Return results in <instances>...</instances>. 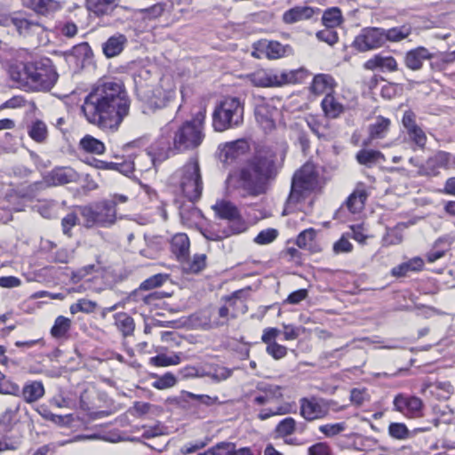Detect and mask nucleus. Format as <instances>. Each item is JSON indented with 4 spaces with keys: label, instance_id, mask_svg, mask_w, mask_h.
<instances>
[{
    "label": "nucleus",
    "instance_id": "nucleus-60",
    "mask_svg": "<svg viewBox=\"0 0 455 455\" xmlns=\"http://www.w3.org/2000/svg\"><path fill=\"white\" fill-rule=\"evenodd\" d=\"M287 351L288 349L286 347L280 345L277 342H273L266 347V352L275 360H280L283 358L287 355Z\"/></svg>",
    "mask_w": 455,
    "mask_h": 455
},
{
    "label": "nucleus",
    "instance_id": "nucleus-35",
    "mask_svg": "<svg viewBox=\"0 0 455 455\" xmlns=\"http://www.w3.org/2000/svg\"><path fill=\"white\" fill-rule=\"evenodd\" d=\"M115 324L122 332L123 336L127 337L132 335L135 323L133 318L125 312H120L115 315Z\"/></svg>",
    "mask_w": 455,
    "mask_h": 455
},
{
    "label": "nucleus",
    "instance_id": "nucleus-30",
    "mask_svg": "<svg viewBox=\"0 0 455 455\" xmlns=\"http://www.w3.org/2000/svg\"><path fill=\"white\" fill-rule=\"evenodd\" d=\"M148 291L147 289H141V284L136 290L130 293L128 299L129 301L136 302L140 304L141 306H148L152 305L156 300L163 298L161 292L152 291L148 293H145Z\"/></svg>",
    "mask_w": 455,
    "mask_h": 455
},
{
    "label": "nucleus",
    "instance_id": "nucleus-23",
    "mask_svg": "<svg viewBox=\"0 0 455 455\" xmlns=\"http://www.w3.org/2000/svg\"><path fill=\"white\" fill-rule=\"evenodd\" d=\"M390 124L391 122L388 118L381 116H377L374 123L369 125V138L363 142V145L366 147L374 140L385 138L389 130Z\"/></svg>",
    "mask_w": 455,
    "mask_h": 455
},
{
    "label": "nucleus",
    "instance_id": "nucleus-31",
    "mask_svg": "<svg viewBox=\"0 0 455 455\" xmlns=\"http://www.w3.org/2000/svg\"><path fill=\"white\" fill-rule=\"evenodd\" d=\"M335 85L331 76L326 74H318L315 76L310 86V90L315 94L329 93Z\"/></svg>",
    "mask_w": 455,
    "mask_h": 455
},
{
    "label": "nucleus",
    "instance_id": "nucleus-3",
    "mask_svg": "<svg viewBox=\"0 0 455 455\" xmlns=\"http://www.w3.org/2000/svg\"><path fill=\"white\" fill-rule=\"evenodd\" d=\"M157 160L151 153L143 152L135 156H129L125 160L116 157L115 162H106L94 156H86L84 162L93 168L101 170L136 171L139 169V171H142V168H146L148 171L151 169V165L156 167Z\"/></svg>",
    "mask_w": 455,
    "mask_h": 455
},
{
    "label": "nucleus",
    "instance_id": "nucleus-53",
    "mask_svg": "<svg viewBox=\"0 0 455 455\" xmlns=\"http://www.w3.org/2000/svg\"><path fill=\"white\" fill-rule=\"evenodd\" d=\"M180 374L183 379L204 378L208 374L204 366L188 365L180 370Z\"/></svg>",
    "mask_w": 455,
    "mask_h": 455
},
{
    "label": "nucleus",
    "instance_id": "nucleus-46",
    "mask_svg": "<svg viewBox=\"0 0 455 455\" xmlns=\"http://www.w3.org/2000/svg\"><path fill=\"white\" fill-rule=\"evenodd\" d=\"M206 377H210L215 381L226 380L232 375V370L220 365L211 366L209 370H206Z\"/></svg>",
    "mask_w": 455,
    "mask_h": 455
},
{
    "label": "nucleus",
    "instance_id": "nucleus-24",
    "mask_svg": "<svg viewBox=\"0 0 455 455\" xmlns=\"http://www.w3.org/2000/svg\"><path fill=\"white\" fill-rule=\"evenodd\" d=\"M127 43L128 40L124 35L116 33L102 44L103 53L108 59L116 57L124 51Z\"/></svg>",
    "mask_w": 455,
    "mask_h": 455
},
{
    "label": "nucleus",
    "instance_id": "nucleus-51",
    "mask_svg": "<svg viewBox=\"0 0 455 455\" xmlns=\"http://www.w3.org/2000/svg\"><path fill=\"white\" fill-rule=\"evenodd\" d=\"M23 4L36 12L40 14H45L50 6L53 4L52 0H22Z\"/></svg>",
    "mask_w": 455,
    "mask_h": 455
},
{
    "label": "nucleus",
    "instance_id": "nucleus-37",
    "mask_svg": "<svg viewBox=\"0 0 455 455\" xmlns=\"http://www.w3.org/2000/svg\"><path fill=\"white\" fill-rule=\"evenodd\" d=\"M182 263V269L188 274H197L201 272L206 266V255L205 254H196L192 260L188 259V257L180 261Z\"/></svg>",
    "mask_w": 455,
    "mask_h": 455
},
{
    "label": "nucleus",
    "instance_id": "nucleus-1",
    "mask_svg": "<svg viewBox=\"0 0 455 455\" xmlns=\"http://www.w3.org/2000/svg\"><path fill=\"white\" fill-rule=\"evenodd\" d=\"M130 110V100L119 82L99 83L85 97L82 111L90 124L105 131H116Z\"/></svg>",
    "mask_w": 455,
    "mask_h": 455
},
{
    "label": "nucleus",
    "instance_id": "nucleus-33",
    "mask_svg": "<svg viewBox=\"0 0 455 455\" xmlns=\"http://www.w3.org/2000/svg\"><path fill=\"white\" fill-rule=\"evenodd\" d=\"M412 32L410 25L404 24L400 27H394L388 29H384V41L391 43H398L406 39Z\"/></svg>",
    "mask_w": 455,
    "mask_h": 455
},
{
    "label": "nucleus",
    "instance_id": "nucleus-19",
    "mask_svg": "<svg viewBox=\"0 0 455 455\" xmlns=\"http://www.w3.org/2000/svg\"><path fill=\"white\" fill-rule=\"evenodd\" d=\"M369 196L364 182H358L353 193L347 197L345 205L351 213L360 212L365 206Z\"/></svg>",
    "mask_w": 455,
    "mask_h": 455
},
{
    "label": "nucleus",
    "instance_id": "nucleus-18",
    "mask_svg": "<svg viewBox=\"0 0 455 455\" xmlns=\"http://www.w3.org/2000/svg\"><path fill=\"white\" fill-rule=\"evenodd\" d=\"M277 108L267 103H261L257 105L255 108V118L259 125L265 132H271L275 129V116L277 115Z\"/></svg>",
    "mask_w": 455,
    "mask_h": 455
},
{
    "label": "nucleus",
    "instance_id": "nucleus-58",
    "mask_svg": "<svg viewBox=\"0 0 455 455\" xmlns=\"http://www.w3.org/2000/svg\"><path fill=\"white\" fill-rule=\"evenodd\" d=\"M278 235V231L275 228H267L260 231L254 238L258 244H268L272 243Z\"/></svg>",
    "mask_w": 455,
    "mask_h": 455
},
{
    "label": "nucleus",
    "instance_id": "nucleus-21",
    "mask_svg": "<svg viewBox=\"0 0 455 455\" xmlns=\"http://www.w3.org/2000/svg\"><path fill=\"white\" fill-rule=\"evenodd\" d=\"M275 154L269 149H258L250 160L252 171H273L275 169Z\"/></svg>",
    "mask_w": 455,
    "mask_h": 455
},
{
    "label": "nucleus",
    "instance_id": "nucleus-14",
    "mask_svg": "<svg viewBox=\"0 0 455 455\" xmlns=\"http://www.w3.org/2000/svg\"><path fill=\"white\" fill-rule=\"evenodd\" d=\"M283 387L267 382H259L253 392L252 403L265 405L283 398Z\"/></svg>",
    "mask_w": 455,
    "mask_h": 455
},
{
    "label": "nucleus",
    "instance_id": "nucleus-10",
    "mask_svg": "<svg viewBox=\"0 0 455 455\" xmlns=\"http://www.w3.org/2000/svg\"><path fill=\"white\" fill-rule=\"evenodd\" d=\"M212 209L220 219L228 221V228L225 229V236L241 234L247 229L245 220L233 203L220 200L212 206Z\"/></svg>",
    "mask_w": 455,
    "mask_h": 455
},
{
    "label": "nucleus",
    "instance_id": "nucleus-52",
    "mask_svg": "<svg viewBox=\"0 0 455 455\" xmlns=\"http://www.w3.org/2000/svg\"><path fill=\"white\" fill-rule=\"evenodd\" d=\"M177 382L176 377L171 372H167L157 379L152 383V387L163 390L172 387Z\"/></svg>",
    "mask_w": 455,
    "mask_h": 455
},
{
    "label": "nucleus",
    "instance_id": "nucleus-32",
    "mask_svg": "<svg viewBox=\"0 0 455 455\" xmlns=\"http://www.w3.org/2000/svg\"><path fill=\"white\" fill-rule=\"evenodd\" d=\"M322 108L326 116L337 118L344 111V106L331 93H327L322 100Z\"/></svg>",
    "mask_w": 455,
    "mask_h": 455
},
{
    "label": "nucleus",
    "instance_id": "nucleus-29",
    "mask_svg": "<svg viewBox=\"0 0 455 455\" xmlns=\"http://www.w3.org/2000/svg\"><path fill=\"white\" fill-rule=\"evenodd\" d=\"M451 241L448 237H440L433 244V247L426 254L427 262L434 263L443 258L451 249Z\"/></svg>",
    "mask_w": 455,
    "mask_h": 455
},
{
    "label": "nucleus",
    "instance_id": "nucleus-8",
    "mask_svg": "<svg viewBox=\"0 0 455 455\" xmlns=\"http://www.w3.org/2000/svg\"><path fill=\"white\" fill-rule=\"evenodd\" d=\"M116 202L104 200L93 205L80 207V212L86 227H109L116 220Z\"/></svg>",
    "mask_w": 455,
    "mask_h": 455
},
{
    "label": "nucleus",
    "instance_id": "nucleus-27",
    "mask_svg": "<svg viewBox=\"0 0 455 455\" xmlns=\"http://www.w3.org/2000/svg\"><path fill=\"white\" fill-rule=\"evenodd\" d=\"M313 15V8L308 6H295L283 12V21L286 24H293L308 20Z\"/></svg>",
    "mask_w": 455,
    "mask_h": 455
},
{
    "label": "nucleus",
    "instance_id": "nucleus-13",
    "mask_svg": "<svg viewBox=\"0 0 455 455\" xmlns=\"http://www.w3.org/2000/svg\"><path fill=\"white\" fill-rule=\"evenodd\" d=\"M394 411L410 419L420 418L423 415V402L420 398L405 394H398L393 401Z\"/></svg>",
    "mask_w": 455,
    "mask_h": 455
},
{
    "label": "nucleus",
    "instance_id": "nucleus-48",
    "mask_svg": "<svg viewBox=\"0 0 455 455\" xmlns=\"http://www.w3.org/2000/svg\"><path fill=\"white\" fill-rule=\"evenodd\" d=\"M451 162V155L449 153L439 151L429 159V165L432 168L449 169Z\"/></svg>",
    "mask_w": 455,
    "mask_h": 455
},
{
    "label": "nucleus",
    "instance_id": "nucleus-62",
    "mask_svg": "<svg viewBox=\"0 0 455 455\" xmlns=\"http://www.w3.org/2000/svg\"><path fill=\"white\" fill-rule=\"evenodd\" d=\"M410 140H411L416 145L423 148L427 142V136L423 130L418 125L408 132Z\"/></svg>",
    "mask_w": 455,
    "mask_h": 455
},
{
    "label": "nucleus",
    "instance_id": "nucleus-50",
    "mask_svg": "<svg viewBox=\"0 0 455 455\" xmlns=\"http://www.w3.org/2000/svg\"><path fill=\"white\" fill-rule=\"evenodd\" d=\"M169 279V275L167 274H156L143 281L141 284V289H147L150 291L152 289L162 286L167 280Z\"/></svg>",
    "mask_w": 455,
    "mask_h": 455
},
{
    "label": "nucleus",
    "instance_id": "nucleus-42",
    "mask_svg": "<svg viewBox=\"0 0 455 455\" xmlns=\"http://www.w3.org/2000/svg\"><path fill=\"white\" fill-rule=\"evenodd\" d=\"M322 21L325 27H338L342 21V15L340 10L335 7L326 10L323 14Z\"/></svg>",
    "mask_w": 455,
    "mask_h": 455
},
{
    "label": "nucleus",
    "instance_id": "nucleus-36",
    "mask_svg": "<svg viewBox=\"0 0 455 455\" xmlns=\"http://www.w3.org/2000/svg\"><path fill=\"white\" fill-rule=\"evenodd\" d=\"M242 291H236L229 297L225 298L227 307L230 308V318L235 319L239 314H245L248 310L246 304L239 299Z\"/></svg>",
    "mask_w": 455,
    "mask_h": 455
},
{
    "label": "nucleus",
    "instance_id": "nucleus-44",
    "mask_svg": "<svg viewBox=\"0 0 455 455\" xmlns=\"http://www.w3.org/2000/svg\"><path fill=\"white\" fill-rule=\"evenodd\" d=\"M381 156L382 154L379 151L362 149L356 154V160L370 168L371 164L377 162Z\"/></svg>",
    "mask_w": 455,
    "mask_h": 455
},
{
    "label": "nucleus",
    "instance_id": "nucleus-49",
    "mask_svg": "<svg viewBox=\"0 0 455 455\" xmlns=\"http://www.w3.org/2000/svg\"><path fill=\"white\" fill-rule=\"evenodd\" d=\"M388 434L394 439L404 440L410 435V431L403 423H391L388 427Z\"/></svg>",
    "mask_w": 455,
    "mask_h": 455
},
{
    "label": "nucleus",
    "instance_id": "nucleus-43",
    "mask_svg": "<svg viewBox=\"0 0 455 455\" xmlns=\"http://www.w3.org/2000/svg\"><path fill=\"white\" fill-rule=\"evenodd\" d=\"M230 308L227 305L221 306L218 310V315L220 320L210 321L209 323H204V328L206 330L219 328L228 323V318L230 317Z\"/></svg>",
    "mask_w": 455,
    "mask_h": 455
},
{
    "label": "nucleus",
    "instance_id": "nucleus-9",
    "mask_svg": "<svg viewBox=\"0 0 455 455\" xmlns=\"http://www.w3.org/2000/svg\"><path fill=\"white\" fill-rule=\"evenodd\" d=\"M323 183L318 172H295L287 203L297 204L307 194L320 188Z\"/></svg>",
    "mask_w": 455,
    "mask_h": 455
},
{
    "label": "nucleus",
    "instance_id": "nucleus-41",
    "mask_svg": "<svg viewBox=\"0 0 455 455\" xmlns=\"http://www.w3.org/2000/svg\"><path fill=\"white\" fill-rule=\"evenodd\" d=\"M28 135L35 141L43 142L47 137L46 124L40 120L33 122L28 127Z\"/></svg>",
    "mask_w": 455,
    "mask_h": 455
},
{
    "label": "nucleus",
    "instance_id": "nucleus-12",
    "mask_svg": "<svg viewBox=\"0 0 455 455\" xmlns=\"http://www.w3.org/2000/svg\"><path fill=\"white\" fill-rule=\"evenodd\" d=\"M385 44L384 28H365L355 36L353 45L359 52H367L382 47Z\"/></svg>",
    "mask_w": 455,
    "mask_h": 455
},
{
    "label": "nucleus",
    "instance_id": "nucleus-7",
    "mask_svg": "<svg viewBox=\"0 0 455 455\" xmlns=\"http://www.w3.org/2000/svg\"><path fill=\"white\" fill-rule=\"evenodd\" d=\"M300 70L258 69L247 76L257 87H279L299 81Z\"/></svg>",
    "mask_w": 455,
    "mask_h": 455
},
{
    "label": "nucleus",
    "instance_id": "nucleus-25",
    "mask_svg": "<svg viewBox=\"0 0 455 455\" xmlns=\"http://www.w3.org/2000/svg\"><path fill=\"white\" fill-rule=\"evenodd\" d=\"M119 0H86L85 6L96 16L110 14L118 5Z\"/></svg>",
    "mask_w": 455,
    "mask_h": 455
},
{
    "label": "nucleus",
    "instance_id": "nucleus-57",
    "mask_svg": "<svg viewBox=\"0 0 455 455\" xmlns=\"http://www.w3.org/2000/svg\"><path fill=\"white\" fill-rule=\"evenodd\" d=\"M211 439L205 437L204 440H196L193 443H188L183 445L180 449V452L184 455L195 453L197 451L204 448L210 443Z\"/></svg>",
    "mask_w": 455,
    "mask_h": 455
},
{
    "label": "nucleus",
    "instance_id": "nucleus-2",
    "mask_svg": "<svg viewBox=\"0 0 455 455\" xmlns=\"http://www.w3.org/2000/svg\"><path fill=\"white\" fill-rule=\"evenodd\" d=\"M50 62L49 59H44L24 64L22 70L17 73L16 80L31 90H50L56 77L50 69Z\"/></svg>",
    "mask_w": 455,
    "mask_h": 455
},
{
    "label": "nucleus",
    "instance_id": "nucleus-56",
    "mask_svg": "<svg viewBox=\"0 0 455 455\" xmlns=\"http://www.w3.org/2000/svg\"><path fill=\"white\" fill-rule=\"evenodd\" d=\"M346 429L345 422L325 424L319 427V431L327 437H333Z\"/></svg>",
    "mask_w": 455,
    "mask_h": 455
},
{
    "label": "nucleus",
    "instance_id": "nucleus-22",
    "mask_svg": "<svg viewBox=\"0 0 455 455\" xmlns=\"http://www.w3.org/2000/svg\"><path fill=\"white\" fill-rule=\"evenodd\" d=\"M364 68L369 70L395 72L398 69V64L393 56L376 54L364 63Z\"/></svg>",
    "mask_w": 455,
    "mask_h": 455
},
{
    "label": "nucleus",
    "instance_id": "nucleus-40",
    "mask_svg": "<svg viewBox=\"0 0 455 455\" xmlns=\"http://www.w3.org/2000/svg\"><path fill=\"white\" fill-rule=\"evenodd\" d=\"M81 148L89 153L102 154L105 151L104 144L91 135L84 136L80 140Z\"/></svg>",
    "mask_w": 455,
    "mask_h": 455
},
{
    "label": "nucleus",
    "instance_id": "nucleus-45",
    "mask_svg": "<svg viewBox=\"0 0 455 455\" xmlns=\"http://www.w3.org/2000/svg\"><path fill=\"white\" fill-rule=\"evenodd\" d=\"M166 4L164 3L156 4L148 8L140 9L139 12L144 20H155L163 15Z\"/></svg>",
    "mask_w": 455,
    "mask_h": 455
},
{
    "label": "nucleus",
    "instance_id": "nucleus-34",
    "mask_svg": "<svg viewBox=\"0 0 455 455\" xmlns=\"http://www.w3.org/2000/svg\"><path fill=\"white\" fill-rule=\"evenodd\" d=\"M10 22L16 28L20 35L28 36L39 28L38 22L28 20L23 15H16L12 17Z\"/></svg>",
    "mask_w": 455,
    "mask_h": 455
},
{
    "label": "nucleus",
    "instance_id": "nucleus-59",
    "mask_svg": "<svg viewBox=\"0 0 455 455\" xmlns=\"http://www.w3.org/2000/svg\"><path fill=\"white\" fill-rule=\"evenodd\" d=\"M235 443L231 442H220L210 448L212 455H231L234 452Z\"/></svg>",
    "mask_w": 455,
    "mask_h": 455
},
{
    "label": "nucleus",
    "instance_id": "nucleus-4",
    "mask_svg": "<svg viewBox=\"0 0 455 455\" xmlns=\"http://www.w3.org/2000/svg\"><path fill=\"white\" fill-rule=\"evenodd\" d=\"M212 118L217 132L237 127L243 121V105L238 98H226L216 107Z\"/></svg>",
    "mask_w": 455,
    "mask_h": 455
},
{
    "label": "nucleus",
    "instance_id": "nucleus-61",
    "mask_svg": "<svg viewBox=\"0 0 455 455\" xmlns=\"http://www.w3.org/2000/svg\"><path fill=\"white\" fill-rule=\"evenodd\" d=\"M334 28H335L325 27L324 29L317 32V38L330 45L334 44L338 41V34Z\"/></svg>",
    "mask_w": 455,
    "mask_h": 455
},
{
    "label": "nucleus",
    "instance_id": "nucleus-6",
    "mask_svg": "<svg viewBox=\"0 0 455 455\" xmlns=\"http://www.w3.org/2000/svg\"><path fill=\"white\" fill-rule=\"evenodd\" d=\"M272 172H230L226 182L228 188H242L251 195L264 193Z\"/></svg>",
    "mask_w": 455,
    "mask_h": 455
},
{
    "label": "nucleus",
    "instance_id": "nucleus-28",
    "mask_svg": "<svg viewBox=\"0 0 455 455\" xmlns=\"http://www.w3.org/2000/svg\"><path fill=\"white\" fill-rule=\"evenodd\" d=\"M424 261L420 257H414L408 261L403 262L391 269V275L394 277L406 276L410 272H419L422 270Z\"/></svg>",
    "mask_w": 455,
    "mask_h": 455
},
{
    "label": "nucleus",
    "instance_id": "nucleus-64",
    "mask_svg": "<svg viewBox=\"0 0 455 455\" xmlns=\"http://www.w3.org/2000/svg\"><path fill=\"white\" fill-rule=\"evenodd\" d=\"M307 455H332V452L326 443H317L308 448Z\"/></svg>",
    "mask_w": 455,
    "mask_h": 455
},
{
    "label": "nucleus",
    "instance_id": "nucleus-38",
    "mask_svg": "<svg viewBox=\"0 0 455 455\" xmlns=\"http://www.w3.org/2000/svg\"><path fill=\"white\" fill-rule=\"evenodd\" d=\"M44 394V386L41 382L33 381L24 386L22 395L26 402L33 403L41 398Z\"/></svg>",
    "mask_w": 455,
    "mask_h": 455
},
{
    "label": "nucleus",
    "instance_id": "nucleus-55",
    "mask_svg": "<svg viewBox=\"0 0 455 455\" xmlns=\"http://www.w3.org/2000/svg\"><path fill=\"white\" fill-rule=\"evenodd\" d=\"M290 412L288 405H280L275 408L262 409L258 413V418L260 420H266L273 416L284 415Z\"/></svg>",
    "mask_w": 455,
    "mask_h": 455
},
{
    "label": "nucleus",
    "instance_id": "nucleus-39",
    "mask_svg": "<svg viewBox=\"0 0 455 455\" xmlns=\"http://www.w3.org/2000/svg\"><path fill=\"white\" fill-rule=\"evenodd\" d=\"M297 428V422L291 417H287L282 419L275 428V434L278 437L284 438L286 436L291 435L295 433Z\"/></svg>",
    "mask_w": 455,
    "mask_h": 455
},
{
    "label": "nucleus",
    "instance_id": "nucleus-26",
    "mask_svg": "<svg viewBox=\"0 0 455 455\" xmlns=\"http://www.w3.org/2000/svg\"><path fill=\"white\" fill-rule=\"evenodd\" d=\"M189 239L186 234H176L171 241V251L180 261H183L189 254Z\"/></svg>",
    "mask_w": 455,
    "mask_h": 455
},
{
    "label": "nucleus",
    "instance_id": "nucleus-17",
    "mask_svg": "<svg viewBox=\"0 0 455 455\" xmlns=\"http://www.w3.org/2000/svg\"><path fill=\"white\" fill-rule=\"evenodd\" d=\"M291 52L289 45H283L277 41L260 40L255 44L253 56L259 58V53H264L269 60H276L284 57Z\"/></svg>",
    "mask_w": 455,
    "mask_h": 455
},
{
    "label": "nucleus",
    "instance_id": "nucleus-11",
    "mask_svg": "<svg viewBox=\"0 0 455 455\" xmlns=\"http://www.w3.org/2000/svg\"><path fill=\"white\" fill-rule=\"evenodd\" d=\"M299 403L301 417L307 421H314L322 419L329 414L332 401L311 395L300 398Z\"/></svg>",
    "mask_w": 455,
    "mask_h": 455
},
{
    "label": "nucleus",
    "instance_id": "nucleus-5",
    "mask_svg": "<svg viewBox=\"0 0 455 455\" xmlns=\"http://www.w3.org/2000/svg\"><path fill=\"white\" fill-rule=\"evenodd\" d=\"M204 114L198 113L191 121L185 122L175 132L174 148L180 151L198 148L204 139Z\"/></svg>",
    "mask_w": 455,
    "mask_h": 455
},
{
    "label": "nucleus",
    "instance_id": "nucleus-47",
    "mask_svg": "<svg viewBox=\"0 0 455 455\" xmlns=\"http://www.w3.org/2000/svg\"><path fill=\"white\" fill-rule=\"evenodd\" d=\"M150 361L156 366L177 365L180 363V356L178 354H174L172 355L160 354L151 357Z\"/></svg>",
    "mask_w": 455,
    "mask_h": 455
},
{
    "label": "nucleus",
    "instance_id": "nucleus-20",
    "mask_svg": "<svg viewBox=\"0 0 455 455\" xmlns=\"http://www.w3.org/2000/svg\"><path fill=\"white\" fill-rule=\"evenodd\" d=\"M433 54L425 47L419 46L410 50L404 56V64L411 70H419L424 60H431Z\"/></svg>",
    "mask_w": 455,
    "mask_h": 455
},
{
    "label": "nucleus",
    "instance_id": "nucleus-63",
    "mask_svg": "<svg viewBox=\"0 0 455 455\" xmlns=\"http://www.w3.org/2000/svg\"><path fill=\"white\" fill-rule=\"evenodd\" d=\"M172 96V92H163L161 88H156L152 91V96H148V100L155 105L164 104L165 100Z\"/></svg>",
    "mask_w": 455,
    "mask_h": 455
},
{
    "label": "nucleus",
    "instance_id": "nucleus-15",
    "mask_svg": "<svg viewBox=\"0 0 455 455\" xmlns=\"http://www.w3.org/2000/svg\"><path fill=\"white\" fill-rule=\"evenodd\" d=\"M249 150L250 145L246 140H236L219 148V158L224 164H230L244 156Z\"/></svg>",
    "mask_w": 455,
    "mask_h": 455
},
{
    "label": "nucleus",
    "instance_id": "nucleus-54",
    "mask_svg": "<svg viewBox=\"0 0 455 455\" xmlns=\"http://www.w3.org/2000/svg\"><path fill=\"white\" fill-rule=\"evenodd\" d=\"M315 237V231L313 228L306 229L299 233L296 243L301 249H309Z\"/></svg>",
    "mask_w": 455,
    "mask_h": 455
},
{
    "label": "nucleus",
    "instance_id": "nucleus-16",
    "mask_svg": "<svg viewBox=\"0 0 455 455\" xmlns=\"http://www.w3.org/2000/svg\"><path fill=\"white\" fill-rule=\"evenodd\" d=\"M180 188L185 197L195 203L201 198L203 180L200 172H184L180 179Z\"/></svg>",
    "mask_w": 455,
    "mask_h": 455
}]
</instances>
